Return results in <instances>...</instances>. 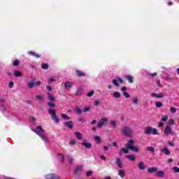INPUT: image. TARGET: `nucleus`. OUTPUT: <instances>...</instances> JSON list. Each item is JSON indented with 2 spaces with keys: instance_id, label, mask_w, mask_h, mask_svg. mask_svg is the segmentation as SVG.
<instances>
[{
  "instance_id": "55",
  "label": "nucleus",
  "mask_w": 179,
  "mask_h": 179,
  "mask_svg": "<svg viewBox=\"0 0 179 179\" xmlns=\"http://www.w3.org/2000/svg\"><path fill=\"white\" fill-rule=\"evenodd\" d=\"M36 99H37V100H41V99H43V97L40 95H36Z\"/></svg>"
},
{
  "instance_id": "32",
  "label": "nucleus",
  "mask_w": 179,
  "mask_h": 179,
  "mask_svg": "<svg viewBox=\"0 0 179 179\" xmlns=\"http://www.w3.org/2000/svg\"><path fill=\"white\" fill-rule=\"evenodd\" d=\"M75 110H76V113H78V114H81V113H82L81 109H80V108H78V106H76V107L75 108Z\"/></svg>"
},
{
  "instance_id": "28",
  "label": "nucleus",
  "mask_w": 179,
  "mask_h": 179,
  "mask_svg": "<svg viewBox=\"0 0 179 179\" xmlns=\"http://www.w3.org/2000/svg\"><path fill=\"white\" fill-rule=\"evenodd\" d=\"M122 152L123 153H129V149L127 146V148H122L121 150H120V153H122Z\"/></svg>"
},
{
  "instance_id": "37",
  "label": "nucleus",
  "mask_w": 179,
  "mask_h": 179,
  "mask_svg": "<svg viewBox=\"0 0 179 179\" xmlns=\"http://www.w3.org/2000/svg\"><path fill=\"white\" fill-rule=\"evenodd\" d=\"M70 145H76L77 142L76 141H74L73 139H71L69 141Z\"/></svg>"
},
{
  "instance_id": "52",
  "label": "nucleus",
  "mask_w": 179,
  "mask_h": 179,
  "mask_svg": "<svg viewBox=\"0 0 179 179\" xmlns=\"http://www.w3.org/2000/svg\"><path fill=\"white\" fill-rule=\"evenodd\" d=\"M99 103H100L99 101H94V106H99Z\"/></svg>"
},
{
  "instance_id": "30",
  "label": "nucleus",
  "mask_w": 179,
  "mask_h": 179,
  "mask_svg": "<svg viewBox=\"0 0 179 179\" xmlns=\"http://www.w3.org/2000/svg\"><path fill=\"white\" fill-rule=\"evenodd\" d=\"M82 167H77L75 171L76 174H79L82 171Z\"/></svg>"
},
{
  "instance_id": "47",
  "label": "nucleus",
  "mask_w": 179,
  "mask_h": 179,
  "mask_svg": "<svg viewBox=\"0 0 179 179\" xmlns=\"http://www.w3.org/2000/svg\"><path fill=\"white\" fill-rule=\"evenodd\" d=\"M92 174H93L92 171H87V177H90V176H92Z\"/></svg>"
},
{
  "instance_id": "35",
  "label": "nucleus",
  "mask_w": 179,
  "mask_h": 179,
  "mask_svg": "<svg viewBox=\"0 0 179 179\" xmlns=\"http://www.w3.org/2000/svg\"><path fill=\"white\" fill-rule=\"evenodd\" d=\"M156 107H162L163 103L162 102H155Z\"/></svg>"
},
{
  "instance_id": "38",
  "label": "nucleus",
  "mask_w": 179,
  "mask_h": 179,
  "mask_svg": "<svg viewBox=\"0 0 179 179\" xmlns=\"http://www.w3.org/2000/svg\"><path fill=\"white\" fill-rule=\"evenodd\" d=\"M176 122L173 118L169 119V124H171V125H173Z\"/></svg>"
},
{
  "instance_id": "64",
  "label": "nucleus",
  "mask_w": 179,
  "mask_h": 179,
  "mask_svg": "<svg viewBox=\"0 0 179 179\" xmlns=\"http://www.w3.org/2000/svg\"><path fill=\"white\" fill-rule=\"evenodd\" d=\"M164 125V122H159V127H163Z\"/></svg>"
},
{
  "instance_id": "43",
  "label": "nucleus",
  "mask_w": 179,
  "mask_h": 179,
  "mask_svg": "<svg viewBox=\"0 0 179 179\" xmlns=\"http://www.w3.org/2000/svg\"><path fill=\"white\" fill-rule=\"evenodd\" d=\"M13 85H14V83L13 81L10 82L8 83V87H10V89H12V87H13Z\"/></svg>"
},
{
  "instance_id": "59",
  "label": "nucleus",
  "mask_w": 179,
  "mask_h": 179,
  "mask_svg": "<svg viewBox=\"0 0 179 179\" xmlns=\"http://www.w3.org/2000/svg\"><path fill=\"white\" fill-rule=\"evenodd\" d=\"M47 89L48 90H49V92H51L52 90V88L50 86H47Z\"/></svg>"
},
{
  "instance_id": "24",
  "label": "nucleus",
  "mask_w": 179,
  "mask_h": 179,
  "mask_svg": "<svg viewBox=\"0 0 179 179\" xmlns=\"http://www.w3.org/2000/svg\"><path fill=\"white\" fill-rule=\"evenodd\" d=\"M118 174L122 178H123L125 176V171L124 170H119Z\"/></svg>"
},
{
  "instance_id": "20",
  "label": "nucleus",
  "mask_w": 179,
  "mask_h": 179,
  "mask_svg": "<svg viewBox=\"0 0 179 179\" xmlns=\"http://www.w3.org/2000/svg\"><path fill=\"white\" fill-rule=\"evenodd\" d=\"M82 145H83V146L85 148H92V143H90V142H82Z\"/></svg>"
},
{
  "instance_id": "13",
  "label": "nucleus",
  "mask_w": 179,
  "mask_h": 179,
  "mask_svg": "<svg viewBox=\"0 0 179 179\" xmlns=\"http://www.w3.org/2000/svg\"><path fill=\"white\" fill-rule=\"evenodd\" d=\"M157 177L164 178L165 177V171L159 170V171H157Z\"/></svg>"
},
{
  "instance_id": "46",
  "label": "nucleus",
  "mask_w": 179,
  "mask_h": 179,
  "mask_svg": "<svg viewBox=\"0 0 179 179\" xmlns=\"http://www.w3.org/2000/svg\"><path fill=\"white\" fill-rule=\"evenodd\" d=\"M123 95L126 97V98H129V94H128V92H123Z\"/></svg>"
},
{
  "instance_id": "14",
  "label": "nucleus",
  "mask_w": 179,
  "mask_h": 179,
  "mask_svg": "<svg viewBox=\"0 0 179 179\" xmlns=\"http://www.w3.org/2000/svg\"><path fill=\"white\" fill-rule=\"evenodd\" d=\"M83 94V88L81 87H79V88L77 90L76 95L78 96H80Z\"/></svg>"
},
{
  "instance_id": "50",
  "label": "nucleus",
  "mask_w": 179,
  "mask_h": 179,
  "mask_svg": "<svg viewBox=\"0 0 179 179\" xmlns=\"http://www.w3.org/2000/svg\"><path fill=\"white\" fill-rule=\"evenodd\" d=\"M62 118L66 120V118H68V115H66V114H62Z\"/></svg>"
},
{
  "instance_id": "21",
  "label": "nucleus",
  "mask_w": 179,
  "mask_h": 179,
  "mask_svg": "<svg viewBox=\"0 0 179 179\" xmlns=\"http://www.w3.org/2000/svg\"><path fill=\"white\" fill-rule=\"evenodd\" d=\"M27 86L29 89H33V87H34L35 86V83L33 81H30L27 83Z\"/></svg>"
},
{
  "instance_id": "1",
  "label": "nucleus",
  "mask_w": 179,
  "mask_h": 179,
  "mask_svg": "<svg viewBox=\"0 0 179 179\" xmlns=\"http://www.w3.org/2000/svg\"><path fill=\"white\" fill-rule=\"evenodd\" d=\"M145 134H153V135H159L158 129L152 128V127H145L144 129Z\"/></svg>"
},
{
  "instance_id": "41",
  "label": "nucleus",
  "mask_w": 179,
  "mask_h": 179,
  "mask_svg": "<svg viewBox=\"0 0 179 179\" xmlns=\"http://www.w3.org/2000/svg\"><path fill=\"white\" fill-rule=\"evenodd\" d=\"M170 111H171V113H176L177 109H176V108H171Z\"/></svg>"
},
{
  "instance_id": "11",
  "label": "nucleus",
  "mask_w": 179,
  "mask_h": 179,
  "mask_svg": "<svg viewBox=\"0 0 179 179\" xmlns=\"http://www.w3.org/2000/svg\"><path fill=\"white\" fill-rule=\"evenodd\" d=\"M116 164L118 167H120V169H122L123 167L122 162V159H120V157H117L116 159Z\"/></svg>"
},
{
  "instance_id": "6",
  "label": "nucleus",
  "mask_w": 179,
  "mask_h": 179,
  "mask_svg": "<svg viewBox=\"0 0 179 179\" xmlns=\"http://www.w3.org/2000/svg\"><path fill=\"white\" fill-rule=\"evenodd\" d=\"M108 118H106V117L101 118L100 121H99L98 122V127L99 128H101L103 125H104V124H106V122H108Z\"/></svg>"
},
{
  "instance_id": "27",
  "label": "nucleus",
  "mask_w": 179,
  "mask_h": 179,
  "mask_svg": "<svg viewBox=\"0 0 179 179\" xmlns=\"http://www.w3.org/2000/svg\"><path fill=\"white\" fill-rule=\"evenodd\" d=\"M146 150H150V152H155V148H153V146H148L146 148Z\"/></svg>"
},
{
  "instance_id": "36",
  "label": "nucleus",
  "mask_w": 179,
  "mask_h": 179,
  "mask_svg": "<svg viewBox=\"0 0 179 179\" xmlns=\"http://www.w3.org/2000/svg\"><path fill=\"white\" fill-rule=\"evenodd\" d=\"M69 128H73V121H69Z\"/></svg>"
},
{
  "instance_id": "4",
  "label": "nucleus",
  "mask_w": 179,
  "mask_h": 179,
  "mask_svg": "<svg viewBox=\"0 0 179 179\" xmlns=\"http://www.w3.org/2000/svg\"><path fill=\"white\" fill-rule=\"evenodd\" d=\"M122 133L124 135L129 136L132 134V131L128 127H124L123 128H122Z\"/></svg>"
},
{
  "instance_id": "42",
  "label": "nucleus",
  "mask_w": 179,
  "mask_h": 179,
  "mask_svg": "<svg viewBox=\"0 0 179 179\" xmlns=\"http://www.w3.org/2000/svg\"><path fill=\"white\" fill-rule=\"evenodd\" d=\"M173 170L176 173H179V167H173Z\"/></svg>"
},
{
  "instance_id": "54",
  "label": "nucleus",
  "mask_w": 179,
  "mask_h": 179,
  "mask_svg": "<svg viewBox=\"0 0 179 179\" xmlns=\"http://www.w3.org/2000/svg\"><path fill=\"white\" fill-rule=\"evenodd\" d=\"M110 124H111V125H114V126H115V125H116V124H117V122H116V121H113V120H112V121H110Z\"/></svg>"
},
{
  "instance_id": "53",
  "label": "nucleus",
  "mask_w": 179,
  "mask_h": 179,
  "mask_svg": "<svg viewBox=\"0 0 179 179\" xmlns=\"http://www.w3.org/2000/svg\"><path fill=\"white\" fill-rule=\"evenodd\" d=\"M168 143L171 145V146H174V143L172 141H169Z\"/></svg>"
},
{
  "instance_id": "60",
  "label": "nucleus",
  "mask_w": 179,
  "mask_h": 179,
  "mask_svg": "<svg viewBox=\"0 0 179 179\" xmlns=\"http://www.w3.org/2000/svg\"><path fill=\"white\" fill-rule=\"evenodd\" d=\"M48 106H50V107H54V103L50 102V103H48Z\"/></svg>"
},
{
  "instance_id": "16",
  "label": "nucleus",
  "mask_w": 179,
  "mask_h": 179,
  "mask_svg": "<svg viewBox=\"0 0 179 179\" xmlns=\"http://www.w3.org/2000/svg\"><path fill=\"white\" fill-rule=\"evenodd\" d=\"M125 78L128 80L129 83H134V77H132V76H125Z\"/></svg>"
},
{
  "instance_id": "2",
  "label": "nucleus",
  "mask_w": 179,
  "mask_h": 179,
  "mask_svg": "<svg viewBox=\"0 0 179 179\" xmlns=\"http://www.w3.org/2000/svg\"><path fill=\"white\" fill-rule=\"evenodd\" d=\"M48 113L52 115V118L53 121H55V124H59V119L58 118V116H57L55 110L54 109H49Z\"/></svg>"
},
{
  "instance_id": "58",
  "label": "nucleus",
  "mask_w": 179,
  "mask_h": 179,
  "mask_svg": "<svg viewBox=\"0 0 179 179\" xmlns=\"http://www.w3.org/2000/svg\"><path fill=\"white\" fill-rule=\"evenodd\" d=\"M103 150H109V146H103Z\"/></svg>"
},
{
  "instance_id": "15",
  "label": "nucleus",
  "mask_w": 179,
  "mask_h": 179,
  "mask_svg": "<svg viewBox=\"0 0 179 179\" xmlns=\"http://www.w3.org/2000/svg\"><path fill=\"white\" fill-rule=\"evenodd\" d=\"M151 96L153 98H164L163 94H151Z\"/></svg>"
},
{
  "instance_id": "29",
  "label": "nucleus",
  "mask_w": 179,
  "mask_h": 179,
  "mask_svg": "<svg viewBox=\"0 0 179 179\" xmlns=\"http://www.w3.org/2000/svg\"><path fill=\"white\" fill-rule=\"evenodd\" d=\"M48 100H50V101H54V100H55L54 96H52L51 94H48Z\"/></svg>"
},
{
  "instance_id": "57",
  "label": "nucleus",
  "mask_w": 179,
  "mask_h": 179,
  "mask_svg": "<svg viewBox=\"0 0 179 179\" xmlns=\"http://www.w3.org/2000/svg\"><path fill=\"white\" fill-rule=\"evenodd\" d=\"M150 76L152 77H155L156 76H157V73H152L150 74Z\"/></svg>"
},
{
  "instance_id": "62",
  "label": "nucleus",
  "mask_w": 179,
  "mask_h": 179,
  "mask_svg": "<svg viewBox=\"0 0 179 179\" xmlns=\"http://www.w3.org/2000/svg\"><path fill=\"white\" fill-rule=\"evenodd\" d=\"M79 121H81V122H85V118H79Z\"/></svg>"
},
{
  "instance_id": "26",
  "label": "nucleus",
  "mask_w": 179,
  "mask_h": 179,
  "mask_svg": "<svg viewBox=\"0 0 179 179\" xmlns=\"http://www.w3.org/2000/svg\"><path fill=\"white\" fill-rule=\"evenodd\" d=\"M58 78L56 76L50 77L49 79V83H51V82H56Z\"/></svg>"
},
{
  "instance_id": "48",
  "label": "nucleus",
  "mask_w": 179,
  "mask_h": 179,
  "mask_svg": "<svg viewBox=\"0 0 179 179\" xmlns=\"http://www.w3.org/2000/svg\"><path fill=\"white\" fill-rule=\"evenodd\" d=\"M157 85H158V87H160V88H162V84H161V81H160V80H159L158 81H157Z\"/></svg>"
},
{
  "instance_id": "9",
  "label": "nucleus",
  "mask_w": 179,
  "mask_h": 179,
  "mask_svg": "<svg viewBox=\"0 0 179 179\" xmlns=\"http://www.w3.org/2000/svg\"><path fill=\"white\" fill-rule=\"evenodd\" d=\"M134 143V139H130L129 142H127V143L126 144L127 149L128 150L130 149L131 150H132Z\"/></svg>"
},
{
  "instance_id": "31",
  "label": "nucleus",
  "mask_w": 179,
  "mask_h": 179,
  "mask_svg": "<svg viewBox=\"0 0 179 179\" xmlns=\"http://www.w3.org/2000/svg\"><path fill=\"white\" fill-rule=\"evenodd\" d=\"M113 96H115V98H120L121 94H120V92H115L113 94Z\"/></svg>"
},
{
  "instance_id": "40",
  "label": "nucleus",
  "mask_w": 179,
  "mask_h": 179,
  "mask_svg": "<svg viewBox=\"0 0 179 179\" xmlns=\"http://www.w3.org/2000/svg\"><path fill=\"white\" fill-rule=\"evenodd\" d=\"M17 65H19V60H15L13 62V66H17Z\"/></svg>"
},
{
  "instance_id": "49",
  "label": "nucleus",
  "mask_w": 179,
  "mask_h": 179,
  "mask_svg": "<svg viewBox=\"0 0 179 179\" xmlns=\"http://www.w3.org/2000/svg\"><path fill=\"white\" fill-rule=\"evenodd\" d=\"M138 102L137 98H133V103H134L135 104H137V103Z\"/></svg>"
},
{
  "instance_id": "63",
  "label": "nucleus",
  "mask_w": 179,
  "mask_h": 179,
  "mask_svg": "<svg viewBox=\"0 0 179 179\" xmlns=\"http://www.w3.org/2000/svg\"><path fill=\"white\" fill-rule=\"evenodd\" d=\"M89 110H90V108H85L83 111H89Z\"/></svg>"
},
{
  "instance_id": "18",
  "label": "nucleus",
  "mask_w": 179,
  "mask_h": 179,
  "mask_svg": "<svg viewBox=\"0 0 179 179\" xmlns=\"http://www.w3.org/2000/svg\"><path fill=\"white\" fill-rule=\"evenodd\" d=\"M22 75V71H16L14 72V76H15V78H20Z\"/></svg>"
},
{
  "instance_id": "10",
  "label": "nucleus",
  "mask_w": 179,
  "mask_h": 179,
  "mask_svg": "<svg viewBox=\"0 0 179 179\" xmlns=\"http://www.w3.org/2000/svg\"><path fill=\"white\" fill-rule=\"evenodd\" d=\"M159 169L158 167H150L148 169V172L150 173H156V171H158Z\"/></svg>"
},
{
  "instance_id": "5",
  "label": "nucleus",
  "mask_w": 179,
  "mask_h": 179,
  "mask_svg": "<svg viewBox=\"0 0 179 179\" xmlns=\"http://www.w3.org/2000/svg\"><path fill=\"white\" fill-rule=\"evenodd\" d=\"M164 134L165 135H169V134H171V135H175L176 132L173 131L171 125H166V127L164 130Z\"/></svg>"
},
{
  "instance_id": "34",
  "label": "nucleus",
  "mask_w": 179,
  "mask_h": 179,
  "mask_svg": "<svg viewBox=\"0 0 179 179\" xmlns=\"http://www.w3.org/2000/svg\"><path fill=\"white\" fill-rule=\"evenodd\" d=\"M168 118H169L168 115H162V121H167Z\"/></svg>"
},
{
  "instance_id": "33",
  "label": "nucleus",
  "mask_w": 179,
  "mask_h": 179,
  "mask_svg": "<svg viewBox=\"0 0 179 179\" xmlns=\"http://www.w3.org/2000/svg\"><path fill=\"white\" fill-rule=\"evenodd\" d=\"M132 150L133 152H138V146H134V145H132Z\"/></svg>"
},
{
  "instance_id": "23",
  "label": "nucleus",
  "mask_w": 179,
  "mask_h": 179,
  "mask_svg": "<svg viewBox=\"0 0 179 179\" xmlns=\"http://www.w3.org/2000/svg\"><path fill=\"white\" fill-rule=\"evenodd\" d=\"M74 134H75L76 138H78V139H82L83 135H82L81 132L76 131V132H74Z\"/></svg>"
},
{
  "instance_id": "61",
  "label": "nucleus",
  "mask_w": 179,
  "mask_h": 179,
  "mask_svg": "<svg viewBox=\"0 0 179 179\" xmlns=\"http://www.w3.org/2000/svg\"><path fill=\"white\" fill-rule=\"evenodd\" d=\"M122 91H123L124 92H125V91H127L126 87H122Z\"/></svg>"
},
{
  "instance_id": "25",
  "label": "nucleus",
  "mask_w": 179,
  "mask_h": 179,
  "mask_svg": "<svg viewBox=\"0 0 179 179\" xmlns=\"http://www.w3.org/2000/svg\"><path fill=\"white\" fill-rule=\"evenodd\" d=\"M94 139L97 142V143H100L101 142V139L98 135H95V136H94Z\"/></svg>"
},
{
  "instance_id": "8",
  "label": "nucleus",
  "mask_w": 179,
  "mask_h": 179,
  "mask_svg": "<svg viewBox=\"0 0 179 179\" xmlns=\"http://www.w3.org/2000/svg\"><path fill=\"white\" fill-rule=\"evenodd\" d=\"M46 179H59V176L54 173H49L45 176Z\"/></svg>"
},
{
  "instance_id": "12",
  "label": "nucleus",
  "mask_w": 179,
  "mask_h": 179,
  "mask_svg": "<svg viewBox=\"0 0 179 179\" xmlns=\"http://www.w3.org/2000/svg\"><path fill=\"white\" fill-rule=\"evenodd\" d=\"M160 151L162 153H165V155H170V153H171V152H170V150H169L168 148H162L160 149Z\"/></svg>"
},
{
  "instance_id": "22",
  "label": "nucleus",
  "mask_w": 179,
  "mask_h": 179,
  "mask_svg": "<svg viewBox=\"0 0 179 179\" xmlns=\"http://www.w3.org/2000/svg\"><path fill=\"white\" fill-rule=\"evenodd\" d=\"M138 167H139L140 170H145V164H143V162H140L138 163Z\"/></svg>"
},
{
  "instance_id": "3",
  "label": "nucleus",
  "mask_w": 179,
  "mask_h": 179,
  "mask_svg": "<svg viewBox=\"0 0 179 179\" xmlns=\"http://www.w3.org/2000/svg\"><path fill=\"white\" fill-rule=\"evenodd\" d=\"M42 131L43 129L41 128V127H38L34 132L37 134V135H38L40 138H41V139H43L45 142H47V138L45 137V136L41 134Z\"/></svg>"
},
{
  "instance_id": "45",
  "label": "nucleus",
  "mask_w": 179,
  "mask_h": 179,
  "mask_svg": "<svg viewBox=\"0 0 179 179\" xmlns=\"http://www.w3.org/2000/svg\"><path fill=\"white\" fill-rule=\"evenodd\" d=\"M35 83V86H40L41 85V81H36Z\"/></svg>"
},
{
  "instance_id": "51",
  "label": "nucleus",
  "mask_w": 179,
  "mask_h": 179,
  "mask_svg": "<svg viewBox=\"0 0 179 179\" xmlns=\"http://www.w3.org/2000/svg\"><path fill=\"white\" fill-rule=\"evenodd\" d=\"M0 110H1V111H5V106H3V105H1L0 106Z\"/></svg>"
},
{
  "instance_id": "17",
  "label": "nucleus",
  "mask_w": 179,
  "mask_h": 179,
  "mask_svg": "<svg viewBox=\"0 0 179 179\" xmlns=\"http://www.w3.org/2000/svg\"><path fill=\"white\" fill-rule=\"evenodd\" d=\"M76 74L78 77H85V73L80 71V70H76Z\"/></svg>"
},
{
  "instance_id": "7",
  "label": "nucleus",
  "mask_w": 179,
  "mask_h": 179,
  "mask_svg": "<svg viewBox=\"0 0 179 179\" xmlns=\"http://www.w3.org/2000/svg\"><path fill=\"white\" fill-rule=\"evenodd\" d=\"M112 83L116 87H119L120 85L119 83H120V84H123L124 81L122 78H118L117 80H113Z\"/></svg>"
},
{
  "instance_id": "44",
  "label": "nucleus",
  "mask_w": 179,
  "mask_h": 179,
  "mask_svg": "<svg viewBox=\"0 0 179 179\" xmlns=\"http://www.w3.org/2000/svg\"><path fill=\"white\" fill-rule=\"evenodd\" d=\"M94 94V91H91L87 94V96H93Z\"/></svg>"
},
{
  "instance_id": "56",
  "label": "nucleus",
  "mask_w": 179,
  "mask_h": 179,
  "mask_svg": "<svg viewBox=\"0 0 179 179\" xmlns=\"http://www.w3.org/2000/svg\"><path fill=\"white\" fill-rule=\"evenodd\" d=\"M129 159L131 162H134V160H136V157H129Z\"/></svg>"
},
{
  "instance_id": "39",
  "label": "nucleus",
  "mask_w": 179,
  "mask_h": 179,
  "mask_svg": "<svg viewBox=\"0 0 179 179\" xmlns=\"http://www.w3.org/2000/svg\"><path fill=\"white\" fill-rule=\"evenodd\" d=\"M42 68L43 69H48V64H42Z\"/></svg>"
},
{
  "instance_id": "19",
  "label": "nucleus",
  "mask_w": 179,
  "mask_h": 179,
  "mask_svg": "<svg viewBox=\"0 0 179 179\" xmlns=\"http://www.w3.org/2000/svg\"><path fill=\"white\" fill-rule=\"evenodd\" d=\"M28 54H29V55H33V57H35L36 58H40V55H38L33 51L28 52Z\"/></svg>"
}]
</instances>
